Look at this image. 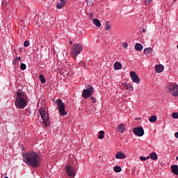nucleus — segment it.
<instances>
[{
	"label": "nucleus",
	"mask_w": 178,
	"mask_h": 178,
	"mask_svg": "<svg viewBox=\"0 0 178 178\" xmlns=\"http://www.w3.org/2000/svg\"><path fill=\"white\" fill-rule=\"evenodd\" d=\"M23 162L31 168H39L42 163V158L37 152L30 151L22 154Z\"/></svg>",
	"instance_id": "nucleus-1"
},
{
	"label": "nucleus",
	"mask_w": 178,
	"mask_h": 178,
	"mask_svg": "<svg viewBox=\"0 0 178 178\" xmlns=\"http://www.w3.org/2000/svg\"><path fill=\"white\" fill-rule=\"evenodd\" d=\"M16 94L17 97L15 101L16 108H18V109H24V108L27 106L26 94L21 92H17Z\"/></svg>",
	"instance_id": "nucleus-2"
},
{
	"label": "nucleus",
	"mask_w": 178,
	"mask_h": 178,
	"mask_svg": "<svg viewBox=\"0 0 178 178\" xmlns=\"http://www.w3.org/2000/svg\"><path fill=\"white\" fill-rule=\"evenodd\" d=\"M81 51H83V44L80 43L74 44L71 49V55L73 59H76L77 55L81 54Z\"/></svg>",
	"instance_id": "nucleus-3"
},
{
	"label": "nucleus",
	"mask_w": 178,
	"mask_h": 178,
	"mask_svg": "<svg viewBox=\"0 0 178 178\" xmlns=\"http://www.w3.org/2000/svg\"><path fill=\"white\" fill-rule=\"evenodd\" d=\"M165 91L166 92H168V94H171V95H173V97H178V86L176 83H169L165 87Z\"/></svg>",
	"instance_id": "nucleus-4"
},
{
	"label": "nucleus",
	"mask_w": 178,
	"mask_h": 178,
	"mask_svg": "<svg viewBox=\"0 0 178 178\" xmlns=\"http://www.w3.org/2000/svg\"><path fill=\"white\" fill-rule=\"evenodd\" d=\"M39 113L41 116V119H42V126H44V127H48L50 123L49 114L42 108L39 110Z\"/></svg>",
	"instance_id": "nucleus-5"
},
{
	"label": "nucleus",
	"mask_w": 178,
	"mask_h": 178,
	"mask_svg": "<svg viewBox=\"0 0 178 178\" xmlns=\"http://www.w3.org/2000/svg\"><path fill=\"white\" fill-rule=\"evenodd\" d=\"M56 104L58 106V112L60 113V115L62 116H65V115H67V112L65 110V106L63 102L61 101L60 99H58L56 101Z\"/></svg>",
	"instance_id": "nucleus-6"
},
{
	"label": "nucleus",
	"mask_w": 178,
	"mask_h": 178,
	"mask_svg": "<svg viewBox=\"0 0 178 178\" xmlns=\"http://www.w3.org/2000/svg\"><path fill=\"white\" fill-rule=\"evenodd\" d=\"M93 92H94V87L91 86H88L86 88V89L83 90L82 97L86 99L90 98V97H91Z\"/></svg>",
	"instance_id": "nucleus-7"
},
{
	"label": "nucleus",
	"mask_w": 178,
	"mask_h": 178,
	"mask_svg": "<svg viewBox=\"0 0 178 178\" xmlns=\"http://www.w3.org/2000/svg\"><path fill=\"white\" fill-rule=\"evenodd\" d=\"M130 76L134 83H136V84L140 83V77H138V74H137L134 71L130 72Z\"/></svg>",
	"instance_id": "nucleus-8"
},
{
	"label": "nucleus",
	"mask_w": 178,
	"mask_h": 178,
	"mask_svg": "<svg viewBox=\"0 0 178 178\" xmlns=\"http://www.w3.org/2000/svg\"><path fill=\"white\" fill-rule=\"evenodd\" d=\"M134 134L138 137H143L144 136V129L141 127H135L134 129Z\"/></svg>",
	"instance_id": "nucleus-9"
},
{
	"label": "nucleus",
	"mask_w": 178,
	"mask_h": 178,
	"mask_svg": "<svg viewBox=\"0 0 178 178\" xmlns=\"http://www.w3.org/2000/svg\"><path fill=\"white\" fill-rule=\"evenodd\" d=\"M66 173L70 176V177H72V176H74L75 172H74V169H73V167L70 165H67Z\"/></svg>",
	"instance_id": "nucleus-10"
},
{
	"label": "nucleus",
	"mask_w": 178,
	"mask_h": 178,
	"mask_svg": "<svg viewBox=\"0 0 178 178\" xmlns=\"http://www.w3.org/2000/svg\"><path fill=\"white\" fill-rule=\"evenodd\" d=\"M117 131L118 133H124L126 131V124L122 123L117 127Z\"/></svg>",
	"instance_id": "nucleus-11"
},
{
	"label": "nucleus",
	"mask_w": 178,
	"mask_h": 178,
	"mask_svg": "<svg viewBox=\"0 0 178 178\" xmlns=\"http://www.w3.org/2000/svg\"><path fill=\"white\" fill-rule=\"evenodd\" d=\"M60 2H58L56 4V8L58 9H62L63 6L66 5V0H59Z\"/></svg>",
	"instance_id": "nucleus-12"
},
{
	"label": "nucleus",
	"mask_w": 178,
	"mask_h": 178,
	"mask_svg": "<svg viewBox=\"0 0 178 178\" xmlns=\"http://www.w3.org/2000/svg\"><path fill=\"white\" fill-rule=\"evenodd\" d=\"M115 158L116 159H124V158H126V154L122 152H120L115 154Z\"/></svg>",
	"instance_id": "nucleus-13"
},
{
	"label": "nucleus",
	"mask_w": 178,
	"mask_h": 178,
	"mask_svg": "<svg viewBox=\"0 0 178 178\" xmlns=\"http://www.w3.org/2000/svg\"><path fill=\"white\" fill-rule=\"evenodd\" d=\"M171 172L174 175H176L177 176H178V165H171Z\"/></svg>",
	"instance_id": "nucleus-14"
},
{
	"label": "nucleus",
	"mask_w": 178,
	"mask_h": 178,
	"mask_svg": "<svg viewBox=\"0 0 178 178\" xmlns=\"http://www.w3.org/2000/svg\"><path fill=\"white\" fill-rule=\"evenodd\" d=\"M164 67L162 65L155 66V70L156 73H162L163 72Z\"/></svg>",
	"instance_id": "nucleus-15"
},
{
	"label": "nucleus",
	"mask_w": 178,
	"mask_h": 178,
	"mask_svg": "<svg viewBox=\"0 0 178 178\" xmlns=\"http://www.w3.org/2000/svg\"><path fill=\"white\" fill-rule=\"evenodd\" d=\"M149 158L152 159V161H156L158 159V154H156V152H152L149 154Z\"/></svg>",
	"instance_id": "nucleus-16"
},
{
	"label": "nucleus",
	"mask_w": 178,
	"mask_h": 178,
	"mask_svg": "<svg viewBox=\"0 0 178 178\" xmlns=\"http://www.w3.org/2000/svg\"><path fill=\"white\" fill-rule=\"evenodd\" d=\"M152 51H154V49L152 47H147L144 49V54L145 55H149V54H152Z\"/></svg>",
	"instance_id": "nucleus-17"
},
{
	"label": "nucleus",
	"mask_w": 178,
	"mask_h": 178,
	"mask_svg": "<svg viewBox=\"0 0 178 178\" xmlns=\"http://www.w3.org/2000/svg\"><path fill=\"white\" fill-rule=\"evenodd\" d=\"M122 69V63L119 62H115L114 63V70H120Z\"/></svg>",
	"instance_id": "nucleus-18"
},
{
	"label": "nucleus",
	"mask_w": 178,
	"mask_h": 178,
	"mask_svg": "<svg viewBox=\"0 0 178 178\" xmlns=\"http://www.w3.org/2000/svg\"><path fill=\"white\" fill-rule=\"evenodd\" d=\"M92 23L96 26V27H101V22L99 19L95 18L92 20Z\"/></svg>",
	"instance_id": "nucleus-19"
},
{
	"label": "nucleus",
	"mask_w": 178,
	"mask_h": 178,
	"mask_svg": "<svg viewBox=\"0 0 178 178\" xmlns=\"http://www.w3.org/2000/svg\"><path fill=\"white\" fill-rule=\"evenodd\" d=\"M143 44H141L140 43H136L135 44V49L136 51H143Z\"/></svg>",
	"instance_id": "nucleus-20"
},
{
	"label": "nucleus",
	"mask_w": 178,
	"mask_h": 178,
	"mask_svg": "<svg viewBox=\"0 0 178 178\" xmlns=\"http://www.w3.org/2000/svg\"><path fill=\"white\" fill-rule=\"evenodd\" d=\"M99 136H98L99 140H102V138H105V135H104V134H105V131H100L99 132Z\"/></svg>",
	"instance_id": "nucleus-21"
},
{
	"label": "nucleus",
	"mask_w": 178,
	"mask_h": 178,
	"mask_svg": "<svg viewBox=\"0 0 178 178\" xmlns=\"http://www.w3.org/2000/svg\"><path fill=\"white\" fill-rule=\"evenodd\" d=\"M124 87H125V88H126V90H128L129 91H133V90H134V88H133V86H131V85H130V83H126L125 85H124Z\"/></svg>",
	"instance_id": "nucleus-22"
},
{
	"label": "nucleus",
	"mask_w": 178,
	"mask_h": 178,
	"mask_svg": "<svg viewBox=\"0 0 178 178\" xmlns=\"http://www.w3.org/2000/svg\"><path fill=\"white\" fill-rule=\"evenodd\" d=\"M39 79L42 84H45V83H47V80H45V77L44 76V75L40 74L39 76Z\"/></svg>",
	"instance_id": "nucleus-23"
},
{
	"label": "nucleus",
	"mask_w": 178,
	"mask_h": 178,
	"mask_svg": "<svg viewBox=\"0 0 178 178\" xmlns=\"http://www.w3.org/2000/svg\"><path fill=\"white\" fill-rule=\"evenodd\" d=\"M113 170L116 173H119V172H122V168L119 165H117V166L114 167Z\"/></svg>",
	"instance_id": "nucleus-24"
},
{
	"label": "nucleus",
	"mask_w": 178,
	"mask_h": 178,
	"mask_svg": "<svg viewBox=\"0 0 178 178\" xmlns=\"http://www.w3.org/2000/svg\"><path fill=\"white\" fill-rule=\"evenodd\" d=\"M149 121L151 123H155V122H156V116L155 115H152L149 118Z\"/></svg>",
	"instance_id": "nucleus-25"
},
{
	"label": "nucleus",
	"mask_w": 178,
	"mask_h": 178,
	"mask_svg": "<svg viewBox=\"0 0 178 178\" xmlns=\"http://www.w3.org/2000/svg\"><path fill=\"white\" fill-rule=\"evenodd\" d=\"M111 30V24L109 22H106V31H109Z\"/></svg>",
	"instance_id": "nucleus-26"
},
{
	"label": "nucleus",
	"mask_w": 178,
	"mask_h": 178,
	"mask_svg": "<svg viewBox=\"0 0 178 178\" xmlns=\"http://www.w3.org/2000/svg\"><path fill=\"white\" fill-rule=\"evenodd\" d=\"M26 64L22 63V64L20 65V69H21V70H26Z\"/></svg>",
	"instance_id": "nucleus-27"
},
{
	"label": "nucleus",
	"mask_w": 178,
	"mask_h": 178,
	"mask_svg": "<svg viewBox=\"0 0 178 178\" xmlns=\"http://www.w3.org/2000/svg\"><path fill=\"white\" fill-rule=\"evenodd\" d=\"M140 161H147V159H149V156H140Z\"/></svg>",
	"instance_id": "nucleus-28"
},
{
	"label": "nucleus",
	"mask_w": 178,
	"mask_h": 178,
	"mask_svg": "<svg viewBox=\"0 0 178 178\" xmlns=\"http://www.w3.org/2000/svg\"><path fill=\"white\" fill-rule=\"evenodd\" d=\"M172 118L173 119H178V113H173L172 114Z\"/></svg>",
	"instance_id": "nucleus-29"
},
{
	"label": "nucleus",
	"mask_w": 178,
	"mask_h": 178,
	"mask_svg": "<svg viewBox=\"0 0 178 178\" xmlns=\"http://www.w3.org/2000/svg\"><path fill=\"white\" fill-rule=\"evenodd\" d=\"M30 45V42L29 40H25L24 42V47H27Z\"/></svg>",
	"instance_id": "nucleus-30"
},
{
	"label": "nucleus",
	"mask_w": 178,
	"mask_h": 178,
	"mask_svg": "<svg viewBox=\"0 0 178 178\" xmlns=\"http://www.w3.org/2000/svg\"><path fill=\"white\" fill-rule=\"evenodd\" d=\"M87 5H88V6H92V5H94V3L92 0H87Z\"/></svg>",
	"instance_id": "nucleus-31"
},
{
	"label": "nucleus",
	"mask_w": 178,
	"mask_h": 178,
	"mask_svg": "<svg viewBox=\"0 0 178 178\" xmlns=\"http://www.w3.org/2000/svg\"><path fill=\"white\" fill-rule=\"evenodd\" d=\"M122 45L124 49H127V47H129L127 42H122Z\"/></svg>",
	"instance_id": "nucleus-32"
},
{
	"label": "nucleus",
	"mask_w": 178,
	"mask_h": 178,
	"mask_svg": "<svg viewBox=\"0 0 178 178\" xmlns=\"http://www.w3.org/2000/svg\"><path fill=\"white\" fill-rule=\"evenodd\" d=\"M145 3L146 5H151V3H152V0H145Z\"/></svg>",
	"instance_id": "nucleus-33"
},
{
	"label": "nucleus",
	"mask_w": 178,
	"mask_h": 178,
	"mask_svg": "<svg viewBox=\"0 0 178 178\" xmlns=\"http://www.w3.org/2000/svg\"><path fill=\"white\" fill-rule=\"evenodd\" d=\"M90 101H92V104H95L97 102V99L95 97H90Z\"/></svg>",
	"instance_id": "nucleus-34"
},
{
	"label": "nucleus",
	"mask_w": 178,
	"mask_h": 178,
	"mask_svg": "<svg viewBox=\"0 0 178 178\" xmlns=\"http://www.w3.org/2000/svg\"><path fill=\"white\" fill-rule=\"evenodd\" d=\"M13 65H14L15 66L17 65V60L16 58L13 59Z\"/></svg>",
	"instance_id": "nucleus-35"
},
{
	"label": "nucleus",
	"mask_w": 178,
	"mask_h": 178,
	"mask_svg": "<svg viewBox=\"0 0 178 178\" xmlns=\"http://www.w3.org/2000/svg\"><path fill=\"white\" fill-rule=\"evenodd\" d=\"M89 17L90 19H92V17H94V15L92 14V13H89Z\"/></svg>",
	"instance_id": "nucleus-36"
},
{
	"label": "nucleus",
	"mask_w": 178,
	"mask_h": 178,
	"mask_svg": "<svg viewBox=\"0 0 178 178\" xmlns=\"http://www.w3.org/2000/svg\"><path fill=\"white\" fill-rule=\"evenodd\" d=\"M15 59H16L17 60H22V57L18 56V57L15 58Z\"/></svg>",
	"instance_id": "nucleus-37"
},
{
	"label": "nucleus",
	"mask_w": 178,
	"mask_h": 178,
	"mask_svg": "<svg viewBox=\"0 0 178 178\" xmlns=\"http://www.w3.org/2000/svg\"><path fill=\"white\" fill-rule=\"evenodd\" d=\"M175 137H176V138H178V132H176L175 134Z\"/></svg>",
	"instance_id": "nucleus-38"
},
{
	"label": "nucleus",
	"mask_w": 178,
	"mask_h": 178,
	"mask_svg": "<svg viewBox=\"0 0 178 178\" xmlns=\"http://www.w3.org/2000/svg\"><path fill=\"white\" fill-rule=\"evenodd\" d=\"M143 33H146L145 29H143Z\"/></svg>",
	"instance_id": "nucleus-39"
},
{
	"label": "nucleus",
	"mask_w": 178,
	"mask_h": 178,
	"mask_svg": "<svg viewBox=\"0 0 178 178\" xmlns=\"http://www.w3.org/2000/svg\"><path fill=\"white\" fill-rule=\"evenodd\" d=\"M72 44H73V42L70 41V45H72Z\"/></svg>",
	"instance_id": "nucleus-40"
},
{
	"label": "nucleus",
	"mask_w": 178,
	"mask_h": 178,
	"mask_svg": "<svg viewBox=\"0 0 178 178\" xmlns=\"http://www.w3.org/2000/svg\"><path fill=\"white\" fill-rule=\"evenodd\" d=\"M84 66H85L86 67H87V65H86V64H84Z\"/></svg>",
	"instance_id": "nucleus-41"
},
{
	"label": "nucleus",
	"mask_w": 178,
	"mask_h": 178,
	"mask_svg": "<svg viewBox=\"0 0 178 178\" xmlns=\"http://www.w3.org/2000/svg\"><path fill=\"white\" fill-rule=\"evenodd\" d=\"M89 113L91 114V113H92V112L90 111Z\"/></svg>",
	"instance_id": "nucleus-42"
},
{
	"label": "nucleus",
	"mask_w": 178,
	"mask_h": 178,
	"mask_svg": "<svg viewBox=\"0 0 178 178\" xmlns=\"http://www.w3.org/2000/svg\"><path fill=\"white\" fill-rule=\"evenodd\" d=\"M136 120H138V118H136Z\"/></svg>",
	"instance_id": "nucleus-43"
},
{
	"label": "nucleus",
	"mask_w": 178,
	"mask_h": 178,
	"mask_svg": "<svg viewBox=\"0 0 178 178\" xmlns=\"http://www.w3.org/2000/svg\"><path fill=\"white\" fill-rule=\"evenodd\" d=\"M176 159L178 161V156L176 157Z\"/></svg>",
	"instance_id": "nucleus-44"
},
{
	"label": "nucleus",
	"mask_w": 178,
	"mask_h": 178,
	"mask_svg": "<svg viewBox=\"0 0 178 178\" xmlns=\"http://www.w3.org/2000/svg\"><path fill=\"white\" fill-rule=\"evenodd\" d=\"M175 1H177V0H174Z\"/></svg>",
	"instance_id": "nucleus-45"
}]
</instances>
